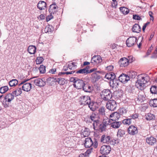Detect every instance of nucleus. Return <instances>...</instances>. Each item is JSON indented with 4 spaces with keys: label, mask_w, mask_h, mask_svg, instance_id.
Segmentation results:
<instances>
[{
    "label": "nucleus",
    "mask_w": 157,
    "mask_h": 157,
    "mask_svg": "<svg viewBox=\"0 0 157 157\" xmlns=\"http://www.w3.org/2000/svg\"><path fill=\"white\" fill-rule=\"evenodd\" d=\"M136 86L140 90H143L146 87L145 84L150 80V78L145 74H141L138 75Z\"/></svg>",
    "instance_id": "obj_1"
},
{
    "label": "nucleus",
    "mask_w": 157,
    "mask_h": 157,
    "mask_svg": "<svg viewBox=\"0 0 157 157\" xmlns=\"http://www.w3.org/2000/svg\"><path fill=\"white\" fill-rule=\"evenodd\" d=\"M79 101L81 105H88L90 109L93 111H94L96 108L94 105V103L91 101L90 98L88 96H82L80 97Z\"/></svg>",
    "instance_id": "obj_2"
},
{
    "label": "nucleus",
    "mask_w": 157,
    "mask_h": 157,
    "mask_svg": "<svg viewBox=\"0 0 157 157\" xmlns=\"http://www.w3.org/2000/svg\"><path fill=\"white\" fill-rule=\"evenodd\" d=\"M89 68V66H86L83 69H81L78 71H68L65 72H60L59 74V75H69L72 74L74 73L75 74H84L85 75H86L90 73L93 72L94 71H96L97 70L96 68H93L90 70H88Z\"/></svg>",
    "instance_id": "obj_3"
},
{
    "label": "nucleus",
    "mask_w": 157,
    "mask_h": 157,
    "mask_svg": "<svg viewBox=\"0 0 157 157\" xmlns=\"http://www.w3.org/2000/svg\"><path fill=\"white\" fill-rule=\"evenodd\" d=\"M70 80L71 82L74 83V86L77 89H82L84 85V81L82 79H78L77 78L71 77Z\"/></svg>",
    "instance_id": "obj_4"
},
{
    "label": "nucleus",
    "mask_w": 157,
    "mask_h": 157,
    "mask_svg": "<svg viewBox=\"0 0 157 157\" xmlns=\"http://www.w3.org/2000/svg\"><path fill=\"white\" fill-rule=\"evenodd\" d=\"M110 124L108 122L107 123L106 122H104L100 124L99 121L98 122H95L93 123L94 128L95 130L99 131L100 132H102L105 131L106 129L107 125Z\"/></svg>",
    "instance_id": "obj_5"
},
{
    "label": "nucleus",
    "mask_w": 157,
    "mask_h": 157,
    "mask_svg": "<svg viewBox=\"0 0 157 157\" xmlns=\"http://www.w3.org/2000/svg\"><path fill=\"white\" fill-rule=\"evenodd\" d=\"M100 96L104 101H109L111 98L112 94L110 90L104 89L101 92Z\"/></svg>",
    "instance_id": "obj_6"
},
{
    "label": "nucleus",
    "mask_w": 157,
    "mask_h": 157,
    "mask_svg": "<svg viewBox=\"0 0 157 157\" xmlns=\"http://www.w3.org/2000/svg\"><path fill=\"white\" fill-rule=\"evenodd\" d=\"M101 141L104 143H106L109 145H113L114 141L112 140L109 136L104 135L101 138Z\"/></svg>",
    "instance_id": "obj_7"
},
{
    "label": "nucleus",
    "mask_w": 157,
    "mask_h": 157,
    "mask_svg": "<svg viewBox=\"0 0 157 157\" xmlns=\"http://www.w3.org/2000/svg\"><path fill=\"white\" fill-rule=\"evenodd\" d=\"M117 106L116 102L114 100L108 101L106 104L107 108L112 111H114L116 109Z\"/></svg>",
    "instance_id": "obj_8"
},
{
    "label": "nucleus",
    "mask_w": 157,
    "mask_h": 157,
    "mask_svg": "<svg viewBox=\"0 0 157 157\" xmlns=\"http://www.w3.org/2000/svg\"><path fill=\"white\" fill-rule=\"evenodd\" d=\"M28 80H21L20 81V85L23 84L22 87V90L24 91L28 92L31 89V84L29 83H25Z\"/></svg>",
    "instance_id": "obj_9"
},
{
    "label": "nucleus",
    "mask_w": 157,
    "mask_h": 157,
    "mask_svg": "<svg viewBox=\"0 0 157 157\" xmlns=\"http://www.w3.org/2000/svg\"><path fill=\"white\" fill-rule=\"evenodd\" d=\"M32 82H33L36 86H43L46 84L45 79L44 78H35L32 80Z\"/></svg>",
    "instance_id": "obj_10"
},
{
    "label": "nucleus",
    "mask_w": 157,
    "mask_h": 157,
    "mask_svg": "<svg viewBox=\"0 0 157 157\" xmlns=\"http://www.w3.org/2000/svg\"><path fill=\"white\" fill-rule=\"evenodd\" d=\"M111 148L109 145H104L100 148V153L103 155H107L110 153Z\"/></svg>",
    "instance_id": "obj_11"
},
{
    "label": "nucleus",
    "mask_w": 157,
    "mask_h": 157,
    "mask_svg": "<svg viewBox=\"0 0 157 157\" xmlns=\"http://www.w3.org/2000/svg\"><path fill=\"white\" fill-rule=\"evenodd\" d=\"M76 66L77 65L76 63L70 61L68 62L65 66L63 67V70L66 71H68L69 70H71L75 68Z\"/></svg>",
    "instance_id": "obj_12"
},
{
    "label": "nucleus",
    "mask_w": 157,
    "mask_h": 157,
    "mask_svg": "<svg viewBox=\"0 0 157 157\" xmlns=\"http://www.w3.org/2000/svg\"><path fill=\"white\" fill-rule=\"evenodd\" d=\"M137 40L136 37L134 36L129 37L127 40L126 44L128 47L133 46L136 43Z\"/></svg>",
    "instance_id": "obj_13"
},
{
    "label": "nucleus",
    "mask_w": 157,
    "mask_h": 157,
    "mask_svg": "<svg viewBox=\"0 0 157 157\" xmlns=\"http://www.w3.org/2000/svg\"><path fill=\"white\" fill-rule=\"evenodd\" d=\"M120 117V113L117 112H114L112 113L110 115V120L108 121L109 123H110L112 121H116L118 120Z\"/></svg>",
    "instance_id": "obj_14"
},
{
    "label": "nucleus",
    "mask_w": 157,
    "mask_h": 157,
    "mask_svg": "<svg viewBox=\"0 0 157 157\" xmlns=\"http://www.w3.org/2000/svg\"><path fill=\"white\" fill-rule=\"evenodd\" d=\"M130 77L126 74H122L118 77L119 80L123 83H125L130 80Z\"/></svg>",
    "instance_id": "obj_15"
},
{
    "label": "nucleus",
    "mask_w": 157,
    "mask_h": 157,
    "mask_svg": "<svg viewBox=\"0 0 157 157\" xmlns=\"http://www.w3.org/2000/svg\"><path fill=\"white\" fill-rule=\"evenodd\" d=\"M128 132L129 134L134 135L137 133L138 130L136 127L131 125L128 128Z\"/></svg>",
    "instance_id": "obj_16"
},
{
    "label": "nucleus",
    "mask_w": 157,
    "mask_h": 157,
    "mask_svg": "<svg viewBox=\"0 0 157 157\" xmlns=\"http://www.w3.org/2000/svg\"><path fill=\"white\" fill-rule=\"evenodd\" d=\"M146 141L147 144L151 145H154L157 142L156 139L153 136L147 137L146 139Z\"/></svg>",
    "instance_id": "obj_17"
},
{
    "label": "nucleus",
    "mask_w": 157,
    "mask_h": 157,
    "mask_svg": "<svg viewBox=\"0 0 157 157\" xmlns=\"http://www.w3.org/2000/svg\"><path fill=\"white\" fill-rule=\"evenodd\" d=\"M58 7L55 4H53L50 5L49 6L48 11L51 14H54L56 13L58 10Z\"/></svg>",
    "instance_id": "obj_18"
},
{
    "label": "nucleus",
    "mask_w": 157,
    "mask_h": 157,
    "mask_svg": "<svg viewBox=\"0 0 157 157\" xmlns=\"http://www.w3.org/2000/svg\"><path fill=\"white\" fill-rule=\"evenodd\" d=\"M119 63L121 67L127 66L129 63L128 59L126 58H122L119 60Z\"/></svg>",
    "instance_id": "obj_19"
},
{
    "label": "nucleus",
    "mask_w": 157,
    "mask_h": 157,
    "mask_svg": "<svg viewBox=\"0 0 157 157\" xmlns=\"http://www.w3.org/2000/svg\"><path fill=\"white\" fill-rule=\"evenodd\" d=\"M93 144V142L91 138H87L85 139L84 145L86 148L90 147Z\"/></svg>",
    "instance_id": "obj_20"
},
{
    "label": "nucleus",
    "mask_w": 157,
    "mask_h": 157,
    "mask_svg": "<svg viewBox=\"0 0 157 157\" xmlns=\"http://www.w3.org/2000/svg\"><path fill=\"white\" fill-rule=\"evenodd\" d=\"M101 57L100 56H94L91 59V63H101Z\"/></svg>",
    "instance_id": "obj_21"
},
{
    "label": "nucleus",
    "mask_w": 157,
    "mask_h": 157,
    "mask_svg": "<svg viewBox=\"0 0 157 157\" xmlns=\"http://www.w3.org/2000/svg\"><path fill=\"white\" fill-rule=\"evenodd\" d=\"M46 3L44 1H40L37 5V8L40 10L45 9L46 7Z\"/></svg>",
    "instance_id": "obj_22"
},
{
    "label": "nucleus",
    "mask_w": 157,
    "mask_h": 157,
    "mask_svg": "<svg viewBox=\"0 0 157 157\" xmlns=\"http://www.w3.org/2000/svg\"><path fill=\"white\" fill-rule=\"evenodd\" d=\"M121 123L120 121L116 122L114 121L111 122V121L109 123V124L111 125V126L114 128H118L120 127L121 124Z\"/></svg>",
    "instance_id": "obj_23"
},
{
    "label": "nucleus",
    "mask_w": 157,
    "mask_h": 157,
    "mask_svg": "<svg viewBox=\"0 0 157 157\" xmlns=\"http://www.w3.org/2000/svg\"><path fill=\"white\" fill-rule=\"evenodd\" d=\"M116 78L115 74L113 72H111L106 74L105 76V78L110 80Z\"/></svg>",
    "instance_id": "obj_24"
},
{
    "label": "nucleus",
    "mask_w": 157,
    "mask_h": 157,
    "mask_svg": "<svg viewBox=\"0 0 157 157\" xmlns=\"http://www.w3.org/2000/svg\"><path fill=\"white\" fill-rule=\"evenodd\" d=\"M132 30L133 32L139 33L141 31V28L138 24H136L133 26Z\"/></svg>",
    "instance_id": "obj_25"
},
{
    "label": "nucleus",
    "mask_w": 157,
    "mask_h": 157,
    "mask_svg": "<svg viewBox=\"0 0 157 157\" xmlns=\"http://www.w3.org/2000/svg\"><path fill=\"white\" fill-rule=\"evenodd\" d=\"M13 98L14 96L11 94H9L4 97V100L6 101L10 102Z\"/></svg>",
    "instance_id": "obj_26"
},
{
    "label": "nucleus",
    "mask_w": 157,
    "mask_h": 157,
    "mask_svg": "<svg viewBox=\"0 0 157 157\" xmlns=\"http://www.w3.org/2000/svg\"><path fill=\"white\" fill-rule=\"evenodd\" d=\"M56 79L54 78L49 77L46 79L45 82H46L48 85L52 86L53 84L56 81Z\"/></svg>",
    "instance_id": "obj_27"
},
{
    "label": "nucleus",
    "mask_w": 157,
    "mask_h": 157,
    "mask_svg": "<svg viewBox=\"0 0 157 157\" xmlns=\"http://www.w3.org/2000/svg\"><path fill=\"white\" fill-rule=\"evenodd\" d=\"M82 89L86 92L90 93L92 90V87L90 86L87 84H85L83 86V88H82Z\"/></svg>",
    "instance_id": "obj_28"
},
{
    "label": "nucleus",
    "mask_w": 157,
    "mask_h": 157,
    "mask_svg": "<svg viewBox=\"0 0 157 157\" xmlns=\"http://www.w3.org/2000/svg\"><path fill=\"white\" fill-rule=\"evenodd\" d=\"M36 48L34 46H29L28 48L29 52L30 54H33L36 52Z\"/></svg>",
    "instance_id": "obj_29"
},
{
    "label": "nucleus",
    "mask_w": 157,
    "mask_h": 157,
    "mask_svg": "<svg viewBox=\"0 0 157 157\" xmlns=\"http://www.w3.org/2000/svg\"><path fill=\"white\" fill-rule=\"evenodd\" d=\"M121 12L124 14H127L129 12V10L125 7H121L120 8Z\"/></svg>",
    "instance_id": "obj_30"
},
{
    "label": "nucleus",
    "mask_w": 157,
    "mask_h": 157,
    "mask_svg": "<svg viewBox=\"0 0 157 157\" xmlns=\"http://www.w3.org/2000/svg\"><path fill=\"white\" fill-rule=\"evenodd\" d=\"M119 79L117 80V79L114 78L113 79L111 80L110 81V84L113 85V86H117L118 85Z\"/></svg>",
    "instance_id": "obj_31"
},
{
    "label": "nucleus",
    "mask_w": 157,
    "mask_h": 157,
    "mask_svg": "<svg viewBox=\"0 0 157 157\" xmlns=\"http://www.w3.org/2000/svg\"><path fill=\"white\" fill-rule=\"evenodd\" d=\"M125 134V131L123 130L120 129H118L117 132V136L119 137H123Z\"/></svg>",
    "instance_id": "obj_32"
},
{
    "label": "nucleus",
    "mask_w": 157,
    "mask_h": 157,
    "mask_svg": "<svg viewBox=\"0 0 157 157\" xmlns=\"http://www.w3.org/2000/svg\"><path fill=\"white\" fill-rule=\"evenodd\" d=\"M149 104L151 106H153L154 107H157V99H154L150 100L149 102Z\"/></svg>",
    "instance_id": "obj_33"
},
{
    "label": "nucleus",
    "mask_w": 157,
    "mask_h": 157,
    "mask_svg": "<svg viewBox=\"0 0 157 157\" xmlns=\"http://www.w3.org/2000/svg\"><path fill=\"white\" fill-rule=\"evenodd\" d=\"M56 82L60 85H63L65 83V79L63 78H59L56 79Z\"/></svg>",
    "instance_id": "obj_34"
},
{
    "label": "nucleus",
    "mask_w": 157,
    "mask_h": 157,
    "mask_svg": "<svg viewBox=\"0 0 157 157\" xmlns=\"http://www.w3.org/2000/svg\"><path fill=\"white\" fill-rule=\"evenodd\" d=\"M18 83V81L16 79H13L10 80L9 82V84L10 86H16Z\"/></svg>",
    "instance_id": "obj_35"
},
{
    "label": "nucleus",
    "mask_w": 157,
    "mask_h": 157,
    "mask_svg": "<svg viewBox=\"0 0 157 157\" xmlns=\"http://www.w3.org/2000/svg\"><path fill=\"white\" fill-rule=\"evenodd\" d=\"M99 76H98L96 73H93L92 74V77L91 79L93 82H96L98 78H99Z\"/></svg>",
    "instance_id": "obj_36"
},
{
    "label": "nucleus",
    "mask_w": 157,
    "mask_h": 157,
    "mask_svg": "<svg viewBox=\"0 0 157 157\" xmlns=\"http://www.w3.org/2000/svg\"><path fill=\"white\" fill-rule=\"evenodd\" d=\"M9 90L8 86H5L0 88V93L1 94H4L7 92Z\"/></svg>",
    "instance_id": "obj_37"
},
{
    "label": "nucleus",
    "mask_w": 157,
    "mask_h": 157,
    "mask_svg": "<svg viewBox=\"0 0 157 157\" xmlns=\"http://www.w3.org/2000/svg\"><path fill=\"white\" fill-rule=\"evenodd\" d=\"M150 91L152 94H157V86H152L150 88Z\"/></svg>",
    "instance_id": "obj_38"
},
{
    "label": "nucleus",
    "mask_w": 157,
    "mask_h": 157,
    "mask_svg": "<svg viewBox=\"0 0 157 157\" xmlns=\"http://www.w3.org/2000/svg\"><path fill=\"white\" fill-rule=\"evenodd\" d=\"M146 119L148 121L154 120L155 119V117L154 115L151 113L148 114L147 116L146 117Z\"/></svg>",
    "instance_id": "obj_39"
},
{
    "label": "nucleus",
    "mask_w": 157,
    "mask_h": 157,
    "mask_svg": "<svg viewBox=\"0 0 157 157\" xmlns=\"http://www.w3.org/2000/svg\"><path fill=\"white\" fill-rule=\"evenodd\" d=\"M63 143L66 147H69L70 146L71 142L69 140V138H67L63 140Z\"/></svg>",
    "instance_id": "obj_40"
},
{
    "label": "nucleus",
    "mask_w": 157,
    "mask_h": 157,
    "mask_svg": "<svg viewBox=\"0 0 157 157\" xmlns=\"http://www.w3.org/2000/svg\"><path fill=\"white\" fill-rule=\"evenodd\" d=\"M39 69L40 73H44L45 72V67L43 65H41L39 68Z\"/></svg>",
    "instance_id": "obj_41"
},
{
    "label": "nucleus",
    "mask_w": 157,
    "mask_h": 157,
    "mask_svg": "<svg viewBox=\"0 0 157 157\" xmlns=\"http://www.w3.org/2000/svg\"><path fill=\"white\" fill-rule=\"evenodd\" d=\"M89 119L91 120V121H94L93 123H94L95 122L98 123L99 121L97 120V117L95 115H92L90 116Z\"/></svg>",
    "instance_id": "obj_42"
},
{
    "label": "nucleus",
    "mask_w": 157,
    "mask_h": 157,
    "mask_svg": "<svg viewBox=\"0 0 157 157\" xmlns=\"http://www.w3.org/2000/svg\"><path fill=\"white\" fill-rule=\"evenodd\" d=\"M51 28L52 26L49 25L46 26L44 29V32L46 33L51 32L52 31V29Z\"/></svg>",
    "instance_id": "obj_43"
},
{
    "label": "nucleus",
    "mask_w": 157,
    "mask_h": 157,
    "mask_svg": "<svg viewBox=\"0 0 157 157\" xmlns=\"http://www.w3.org/2000/svg\"><path fill=\"white\" fill-rule=\"evenodd\" d=\"M44 58L41 57H38L36 60L37 64H40L42 63L44 61Z\"/></svg>",
    "instance_id": "obj_44"
},
{
    "label": "nucleus",
    "mask_w": 157,
    "mask_h": 157,
    "mask_svg": "<svg viewBox=\"0 0 157 157\" xmlns=\"http://www.w3.org/2000/svg\"><path fill=\"white\" fill-rule=\"evenodd\" d=\"M82 133L85 136H88L90 135V133L89 129L87 128H85Z\"/></svg>",
    "instance_id": "obj_45"
},
{
    "label": "nucleus",
    "mask_w": 157,
    "mask_h": 157,
    "mask_svg": "<svg viewBox=\"0 0 157 157\" xmlns=\"http://www.w3.org/2000/svg\"><path fill=\"white\" fill-rule=\"evenodd\" d=\"M131 119L128 118L124 119L123 121V123L124 124L129 125L131 123Z\"/></svg>",
    "instance_id": "obj_46"
},
{
    "label": "nucleus",
    "mask_w": 157,
    "mask_h": 157,
    "mask_svg": "<svg viewBox=\"0 0 157 157\" xmlns=\"http://www.w3.org/2000/svg\"><path fill=\"white\" fill-rule=\"evenodd\" d=\"M99 111L100 114L104 115L105 112V108L104 107L100 108L99 109Z\"/></svg>",
    "instance_id": "obj_47"
},
{
    "label": "nucleus",
    "mask_w": 157,
    "mask_h": 157,
    "mask_svg": "<svg viewBox=\"0 0 157 157\" xmlns=\"http://www.w3.org/2000/svg\"><path fill=\"white\" fill-rule=\"evenodd\" d=\"M13 93L16 96H18L20 95V88H18L17 90H14Z\"/></svg>",
    "instance_id": "obj_48"
},
{
    "label": "nucleus",
    "mask_w": 157,
    "mask_h": 157,
    "mask_svg": "<svg viewBox=\"0 0 157 157\" xmlns=\"http://www.w3.org/2000/svg\"><path fill=\"white\" fill-rule=\"evenodd\" d=\"M120 114L123 115L126 113L127 110L125 108H122L120 109Z\"/></svg>",
    "instance_id": "obj_49"
},
{
    "label": "nucleus",
    "mask_w": 157,
    "mask_h": 157,
    "mask_svg": "<svg viewBox=\"0 0 157 157\" xmlns=\"http://www.w3.org/2000/svg\"><path fill=\"white\" fill-rule=\"evenodd\" d=\"M7 101H6L5 100L3 101L2 102V105L5 108H6L9 106V104H7L6 102Z\"/></svg>",
    "instance_id": "obj_50"
},
{
    "label": "nucleus",
    "mask_w": 157,
    "mask_h": 157,
    "mask_svg": "<svg viewBox=\"0 0 157 157\" xmlns=\"http://www.w3.org/2000/svg\"><path fill=\"white\" fill-rule=\"evenodd\" d=\"M113 68V66L112 65H109L106 67V70L108 71H111Z\"/></svg>",
    "instance_id": "obj_51"
},
{
    "label": "nucleus",
    "mask_w": 157,
    "mask_h": 157,
    "mask_svg": "<svg viewBox=\"0 0 157 157\" xmlns=\"http://www.w3.org/2000/svg\"><path fill=\"white\" fill-rule=\"evenodd\" d=\"M53 18V16L52 15V14H51L50 13V15H48L46 18V20L47 21H50V20L52 19Z\"/></svg>",
    "instance_id": "obj_52"
},
{
    "label": "nucleus",
    "mask_w": 157,
    "mask_h": 157,
    "mask_svg": "<svg viewBox=\"0 0 157 157\" xmlns=\"http://www.w3.org/2000/svg\"><path fill=\"white\" fill-rule=\"evenodd\" d=\"M133 18L134 19L139 20L140 19V17L138 15H133Z\"/></svg>",
    "instance_id": "obj_53"
},
{
    "label": "nucleus",
    "mask_w": 157,
    "mask_h": 157,
    "mask_svg": "<svg viewBox=\"0 0 157 157\" xmlns=\"http://www.w3.org/2000/svg\"><path fill=\"white\" fill-rule=\"evenodd\" d=\"M131 119L132 118L134 119L138 118V115L137 114L135 113L131 115Z\"/></svg>",
    "instance_id": "obj_54"
},
{
    "label": "nucleus",
    "mask_w": 157,
    "mask_h": 157,
    "mask_svg": "<svg viewBox=\"0 0 157 157\" xmlns=\"http://www.w3.org/2000/svg\"><path fill=\"white\" fill-rule=\"evenodd\" d=\"M149 24H150L149 22H147L146 23L144 24V25L143 26V28H142V30L144 32V31L145 30L147 25H148Z\"/></svg>",
    "instance_id": "obj_55"
},
{
    "label": "nucleus",
    "mask_w": 157,
    "mask_h": 157,
    "mask_svg": "<svg viewBox=\"0 0 157 157\" xmlns=\"http://www.w3.org/2000/svg\"><path fill=\"white\" fill-rule=\"evenodd\" d=\"M153 47L151 46L148 49L147 52V56L149 55L151 52V50L153 49Z\"/></svg>",
    "instance_id": "obj_56"
},
{
    "label": "nucleus",
    "mask_w": 157,
    "mask_h": 157,
    "mask_svg": "<svg viewBox=\"0 0 157 157\" xmlns=\"http://www.w3.org/2000/svg\"><path fill=\"white\" fill-rule=\"evenodd\" d=\"M128 59V63H131L134 60L132 56H129Z\"/></svg>",
    "instance_id": "obj_57"
},
{
    "label": "nucleus",
    "mask_w": 157,
    "mask_h": 157,
    "mask_svg": "<svg viewBox=\"0 0 157 157\" xmlns=\"http://www.w3.org/2000/svg\"><path fill=\"white\" fill-rule=\"evenodd\" d=\"M56 71V69L53 68L51 69L49 71L52 74H55V72Z\"/></svg>",
    "instance_id": "obj_58"
},
{
    "label": "nucleus",
    "mask_w": 157,
    "mask_h": 157,
    "mask_svg": "<svg viewBox=\"0 0 157 157\" xmlns=\"http://www.w3.org/2000/svg\"><path fill=\"white\" fill-rule=\"evenodd\" d=\"M40 20H43L45 18V17L44 14H41L39 16Z\"/></svg>",
    "instance_id": "obj_59"
},
{
    "label": "nucleus",
    "mask_w": 157,
    "mask_h": 157,
    "mask_svg": "<svg viewBox=\"0 0 157 157\" xmlns=\"http://www.w3.org/2000/svg\"><path fill=\"white\" fill-rule=\"evenodd\" d=\"M149 14L150 16L151 17V18H152V19H153V17L152 16V14L153 13L152 12H149Z\"/></svg>",
    "instance_id": "obj_60"
},
{
    "label": "nucleus",
    "mask_w": 157,
    "mask_h": 157,
    "mask_svg": "<svg viewBox=\"0 0 157 157\" xmlns=\"http://www.w3.org/2000/svg\"><path fill=\"white\" fill-rule=\"evenodd\" d=\"M154 36V33H153L152 34H151V35L150 37L149 38V40H151V39Z\"/></svg>",
    "instance_id": "obj_61"
},
{
    "label": "nucleus",
    "mask_w": 157,
    "mask_h": 157,
    "mask_svg": "<svg viewBox=\"0 0 157 157\" xmlns=\"http://www.w3.org/2000/svg\"><path fill=\"white\" fill-rule=\"evenodd\" d=\"M90 64V63L88 62H87V61H86V62H84V63H83V65L84 66H86V65H89Z\"/></svg>",
    "instance_id": "obj_62"
},
{
    "label": "nucleus",
    "mask_w": 157,
    "mask_h": 157,
    "mask_svg": "<svg viewBox=\"0 0 157 157\" xmlns=\"http://www.w3.org/2000/svg\"><path fill=\"white\" fill-rule=\"evenodd\" d=\"M114 144L113 145H114L115 144H117L119 143V141L118 140H114Z\"/></svg>",
    "instance_id": "obj_63"
},
{
    "label": "nucleus",
    "mask_w": 157,
    "mask_h": 157,
    "mask_svg": "<svg viewBox=\"0 0 157 157\" xmlns=\"http://www.w3.org/2000/svg\"><path fill=\"white\" fill-rule=\"evenodd\" d=\"M91 152L90 150H87L86 152V153L87 154H89Z\"/></svg>",
    "instance_id": "obj_64"
}]
</instances>
